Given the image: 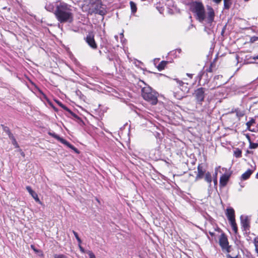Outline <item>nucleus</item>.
Returning <instances> with one entry per match:
<instances>
[{"instance_id":"obj_53","label":"nucleus","mask_w":258,"mask_h":258,"mask_svg":"<svg viewBox=\"0 0 258 258\" xmlns=\"http://www.w3.org/2000/svg\"><path fill=\"white\" fill-rule=\"evenodd\" d=\"M21 155H22V156H24V153L23 152H22V153H21Z\"/></svg>"},{"instance_id":"obj_39","label":"nucleus","mask_w":258,"mask_h":258,"mask_svg":"<svg viewBox=\"0 0 258 258\" xmlns=\"http://www.w3.org/2000/svg\"><path fill=\"white\" fill-rule=\"evenodd\" d=\"M237 257H238V256H237V255H236V256H234V257H233V256H231L230 254H226V257H227V258H238Z\"/></svg>"},{"instance_id":"obj_43","label":"nucleus","mask_w":258,"mask_h":258,"mask_svg":"<svg viewBox=\"0 0 258 258\" xmlns=\"http://www.w3.org/2000/svg\"><path fill=\"white\" fill-rule=\"evenodd\" d=\"M186 75L187 76H188V77L190 78H192V76H193V74H189V73H187L186 74Z\"/></svg>"},{"instance_id":"obj_16","label":"nucleus","mask_w":258,"mask_h":258,"mask_svg":"<svg viewBox=\"0 0 258 258\" xmlns=\"http://www.w3.org/2000/svg\"><path fill=\"white\" fill-rule=\"evenodd\" d=\"M254 123H255V119L253 118H251L249 121H248L246 125L247 126V128L251 131V132H255L254 128H251V126L253 125Z\"/></svg>"},{"instance_id":"obj_42","label":"nucleus","mask_w":258,"mask_h":258,"mask_svg":"<svg viewBox=\"0 0 258 258\" xmlns=\"http://www.w3.org/2000/svg\"><path fill=\"white\" fill-rule=\"evenodd\" d=\"M243 113L242 112H237V115L239 116H242L243 115Z\"/></svg>"},{"instance_id":"obj_5","label":"nucleus","mask_w":258,"mask_h":258,"mask_svg":"<svg viewBox=\"0 0 258 258\" xmlns=\"http://www.w3.org/2000/svg\"><path fill=\"white\" fill-rule=\"evenodd\" d=\"M219 243L223 252L229 253L231 251V246L229 244L227 236L224 233H222L221 234Z\"/></svg>"},{"instance_id":"obj_7","label":"nucleus","mask_w":258,"mask_h":258,"mask_svg":"<svg viewBox=\"0 0 258 258\" xmlns=\"http://www.w3.org/2000/svg\"><path fill=\"white\" fill-rule=\"evenodd\" d=\"M241 225L242 228L244 231H248L250 229V219L248 216H243L240 217Z\"/></svg>"},{"instance_id":"obj_35","label":"nucleus","mask_w":258,"mask_h":258,"mask_svg":"<svg viewBox=\"0 0 258 258\" xmlns=\"http://www.w3.org/2000/svg\"><path fill=\"white\" fill-rule=\"evenodd\" d=\"M87 253L89 255V258H95L94 254L91 251H88Z\"/></svg>"},{"instance_id":"obj_48","label":"nucleus","mask_w":258,"mask_h":258,"mask_svg":"<svg viewBox=\"0 0 258 258\" xmlns=\"http://www.w3.org/2000/svg\"><path fill=\"white\" fill-rule=\"evenodd\" d=\"M193 27V25L191 24L188 28V29L187 30H188L189 29H190L191 27Z\"/></svg>"},{"instance_id":"obj_46","label":"nucleus","mask_w":258,"mask_h":258,"mask_svg":"<svg viewBox=\"0 0 258 258\" xmlns=\"http://www.w3.org/2000/svg\"><path fill=\"white\" fill-rule=\"evenodd\" d=\"M202 72H200L198 75V76L200 77V78L201 79V77H202Z\"/></svg>"},{"instance_id":"obj_36","label":"nucleus","mask_w":258,"mask_h":258,"mask_svg":"<svg viewBox=\"0 0 258 258\" xmlns=\"http://www.w3.org/2000/svg\"><path fill=\"white\" fill-rule=\"evenodd\" d=\"M79 248L80 249V250L81 251V252H82L83 253H84L85 252V249H84V248L81 245V244H79Z\"/></svg>"},{"instance_id":"obj_2","label":"nucleus","mask_w":258,"mask_h":258,"mask_svg":"<svg viewBox=\"0 0 258 258\" xmlns=\"http://www.w3.org/2000/svg\"><path fill=\"white\" fill-rule=\"evenodd\" d=\"M54 14L60 23H72L74 21L72 7L65 3L56 5Z\"/></svg>"},{"instance_id":"obj_14","label":"nucleus","mask_w":258,"mask_h":258,"mask_svg":"<svg viewBox=\"0 0 258 258\" xmlns=\"http://www.w3.org/2000/svg\"><path fill=\"white\" fill-rule=\"evenodd\" d=\"M48 134L52 137L53 138H55V139L57 140L58 141H60L62 144H68V142H67L66 140L60 137L58 135L56 134L55 133L52 132H49Z\"/></svg>"},{"instance_id":"obj_4","label":"nucleus","mask_w":258,"mask_h":258,"mask_svg":"<svg viewBox=\"0 0 258 258\" xmlns=\"http://www.w3.org/2000/svg\"><path fill=\"white\" fill-rule=\"evenodd\" d=\"M90 11L92 13L97 14L101 16L105 15L106 13V11L102 7L101 3L98 0L93 1Z\"/></svg>"},{"instance_id":"obj_10","label":"nucleus","mask_w":258,"mask_h":258,"mask_svg":"<svg viewBox=\"0 0 258 258\" xmlns=\"http://www.w3.org/2000/svg\"><path fill=\"white\" fill-rule=\"evenodd\" d=\"M86 41L93 49L97 48V44L95 41L94 36H91V35H88L86 38Z\"/></svg>"},{"instance_id":"obj_11","label":"nucleus","mask_w":258,"mask_h":258,"mask_svg":"<svg viewBox=\"0 0 258 258\" xmlns=\"http://www.w3.org/2000/svg\"><path fill=\"white\" fill-rule=\"evenodd\" d=\"M230 175L228 174H223L222 175L220 178L219 185L221 187H224L226 186L227 184Z\"/></svg>"},{"instance_id":"obj_25","label":"nucleus","mask_w":258,"mask_h":258,"mask_svg":"<svg viewBox=\"0 0 258 258\" xmlns=\"http://www.w3.org/2000/svg\"><path fill=\"white\" fill-rule=\"evenodd\" d=\"M115 54L114 52H110V53H109L107 55V58L109 60V61H113L114 60V59L115 58Z\"/></svg>"},{"instance_id":"obj_6","label":"nucleus","mask_w":258,"mask_h":258,"mask_svg":"<svg viewBox=\"0 0 258 258\" xmlns=\"http://www.w3.org/2000/svg\"><path fill=\"white\" fill-rule=\"evenodd\" d=\"M207 90V89L205 88L200 87L195 91L193 95L195 98L197 104L200 105L202 104L206 96L205 92Z\"/></svg>"},{"instance_id":"obj_23","label":"nucleus","mask_w":258,"mask_h":258,"mask_svg":"<svg viewBox=\"0 0 258 258\" xmlns=\"http://www.w3.org/2000/svg\"><path fill=\"white\" fill-rule=\"evenodd\" d=\"M130 4L132 12L133 13H136L137 10L136 4L133 1H131L130 2Z\"/></svg>"},{"instance_id":"obj_22","label":"nucleus","mask_w":258,"mask_h":258,"mask_svg":"<svg viewBox=\"0 0 258 258\" xmlns=\"http://www.w3.org/2000/svg\"><path fill=\"white\" fill-rule=\"evenodd\" d=\"M9 138L12 140V143L13 145L15 146V148H19V145L17 143L16 139L15 138L13 134L10 135V136H9Z\"/></svg>"},{"instance_id":"obj_12","label":"nucleus","mask_w":258,"mask_h":258,"mask_svg":"<svg viewBox=\"0 0 258 258\" xmlns=\"http://www.w3.org/2000/svg\"><path fill=\"white\" fill-rule=\"evenodd\" d=\"M27 190L28 192L31 195V196L33 198V199L35 200V201L41 204V202L38 198V195L36 194V192H35L34 190H32L31 187L30 186H27L26 187Z\"/></svg>"},{"instance_id":"obj_49","label":"nucleus","mask_w":258,"mask_h":258,"mask_svg":"<svg viewBox=\"0 0 258 258\" xmlns=\"http://www.w3.org/2000/svg\"><path fill=\"white\" fill-rule=\"evenodd\" d=\"M99 53L100 54V55H102V51L99 50Z\"/></svg>"},{"instance_id":"obj_15","label":"nucleus","mask_w":258,"mask_h":258,"mask_svg":"<svg viewBox=\"0 0 258 258\" xmlns=\"http://www.w3.org/2000/svg\"><path fill=\"white\" fill-rule=\"evenodd\" d=\"M252 172L253 171L252 170L248 169L246 172L242 174L241 179L242 180L247 179L250 177Z\"/></svg>"},{"instance_id":"obj_38","label":"nucleus","mask_w":258,"mask_h":258,"mask_svg":"<svg viewBox=\"0 0 258 258\" xmlns=\"http://www.w3.org/2000/svg\"><path fill=\"white\" fill-rule=\"evenodd\" d=\"M207 72L211 73L212 72V64H211L210 67L206 70Z\"/></svg>"},{"instance_id":"obj_9","label":"nucleus","mask_w":258,"mask_h":258,"mask_svg":"<svg viewBox=\"0 0 258 258\" xmlns=\"http://www.w3.org/2000/svg\"><path fill=\"white\" fill-rule=\"evenodd\" d=\"M226 215L229 222L235 221V211L232 208H229L226 209Z\"/></svg>"},{"instance_id":"obj_24","label":"nucleus","mask_w":258,"mask_h":258,"mask_svg":"<svg viewBox=\"0 0 258 258\" xmlns=\"http://www.w3.org/2000/svg\"><path fill=\"white\" fill-rule=\"evenodd\" d=\"M241 154H242L241 151L238 148L236 149V150L234 151V155L236 158L241 157Z\"/></svg>"},{"instance_id":"obj_44","label":"nucleus","mask_w":258,"mask_h":258,"mask_svg":"<svg viewBox=\"0 0 258 258\" xmlns=\"http://www.w3.org/2000/svg\"><path fill=\"white\" fill-rule=\"evenodd\" d=\"M31 247L35 251H36V252L38 251V250L36 249H35V246L34 245H31Z\"/></svg>"},{"instance_id":"obj_33","label":"nucleus","mask_w":258,"mask_h":258,"mask_svg":"<svg viewBox=\"0 0 258 258\" xmlns=\"http://www.w3.org/2000/svg\"><path fill=\"white\" fill-rule=\"evenodd\" d=\"M64 144L67 145L68 147H69L72 149L74 150L76 152H78V150L74 146L70 144L69 142H68V144Z\"/></svg>"},{"instance_id":"obj_27","label":"nucleus","mask_w":258,"mask_h":258,"mask_svg":"<svg viewBox=\"0 0 258 258\" xmlns=\"http://www.w3.org/2000/svg\"><path fill=\"white\" fill-rule=\"evenodd\" d=\"M2 126L3 127V131L6 132L9 136H10V135H12V134L10 132V130L9 128L6 126H5L4 125L2 124Z\"/></svg>"},{"instance_id":"obj_45","label":"nucleus","mask_w":258,"mask_h":258,"mask_svg":"<svg viewBox=\"0 0 258 258\" xmlns=\"http://www.w3.org/2000/svg\"><path fill=\"white\" fill-rule=\"evenodd\" d=\"M213 1L217 4H218L221 1V0H213Z\"/></svg>"},{"instance_id":"obj_20","label":"nucleus","mask_w":258,"mask_h":258,"mask_svg":"<svg viewBox=\"0 0 258 258\" xmlns=\"http://www.w3.org/2000/svg\"><path fill=\"white\" fill-rule=\"evenodd\" d=\"M205 180L209 183V186H210L211 185L212 182V176L211 173L209 172L206 173Z\"/></svg>"},{"instance_id":"obj_47","label":"nucleus","mask_w":258,"mask_h":258,"mask_svg":"<svg viewBox=\"0 0 258 258\" xmlns=\"http://www.w3.org/2000/svg\"><path fill=\"white\" fill-rule=\"evenodd\" d=\"M209 234H210L211 236H214V232H209Z\"/></svg>"},{"instance_id":"obj_17","label":"nucleus","mask_w":258,"mask_h":258,"mask_svg":"<svg viewBox=\"0 0 258 258\" xmlns=\"http://www.w3.org/2000/svg\"><path fill=\"white\" fill-rule=\"evenodd\" d=\"M205 25L204 31L208 34L211 35L213 33V31L212 30V28L213 27V22L212 23V25L210 26L209 25L204 24Z\"/></svg>"},{"instance_id":"obj_55","label":"nucleus","mask_w":258,"mask_h":258,"mask_svg":"<svg viewBox=\"0 0 258 258\" xmlns=\"http://www.w3.org/2000/svg\"><path fill=\"white\" fill-rule=\"evenodd\" d=\"M177 50L178 51V52H180L181 49H178Z\"/></svg>"},{"instance_id":"obj_8","label":"nucleus","mask_w":258,"mask_h":258,"mask_svg":"<svg viewBox=\"0 0 258 258\" xmlns=\"http://www.w3.org/2000/svg\"><path fill=\"white\" fill-rule=\"evenodd\" d=\"M197 169L198 174L196 177V180L202 179L204 177V174H206V170L202 164L198 165Z\"/></svg>"},{"instance_id":"obj_31","label":"nucleus","mask_w":258,"mask_h":258,"mask_svg":"<svg viewBox=\"0 0 258 258\" xmlns=\"http://www.w3.org/2000/svg\"><path fill=\"white\" fill-rule=\"evenodd\" d=\"M54 258H67V256L66 255L62 254H55L54 255Z\"/></svg>"},{"instance_id":"obj_50","label":"nucleus","mask_w":258,"mask_h":258,"mask_svg":"<svg viewBox=\"0 0 258 258\" xmlns=\"http://www.w3.org/2000/svg\"><path fill=\"white\" fill-rule=\"evenodd\" d=\"M217 169H216V171H215V176H217Z\"/></svg>"},{"instance_id":"obj_29","label":"nucleus","mask_w":258,"mask_h":258,"mask_svg":"<svg viewBox=\"0 0 258 258\" xmlns=\"http://www.w3.org/2000/svg\"><path fill=\"white\" fill-rule=\"evenodd\" d=\"M73 233L74 236H75L76 239L77 240L78 243L79 244H81L82 243V240L80 239V238L79 237L78 233L74 230L73 231Z\"/></svg>"},{"instance_id":"obj_40","label":"nucleus","mask_w":258,"mask_h":258,"mask_svg":"<svg viewBox=\"0 0 258 258\" xmlns=\"http://www.w3.org/2000/svg\"><path fill=\"white\" fill-rule=\"evenodd\" d=\"M251 58L255 60L256 59H258V55H254L251 57Z\"/></svg>"},{"instance_id":"obj_26","label":"nucleus","mask_w":258,"mask_h":258,"mask_svg":"<svg viewBox=\"0 0 258 258\" xmlns=\"http://www.w3.org/2000/svg\"><path fill=\"white\" fill-rule=\"evenodd\" d=\"M231 5V1L224 0V7L225 9H229Z\"/></svg>"},{"instance_id":"obj_21","label":"nucleus","mask_w":258,"mask_h":258,"mask_svg":"<svg viewBox=\"0 0 258 258\" xmlns=\"http://www.w3.org/2000/svg\"><path fill=\"white\" fill-rule=\"evenodd\" d=\"M230 224L231 225L233 230L234 231L235 234H236L238 232V228L237 226V224L236 223L235 221L229 222Z\"/></svg>"},{"instance_id":"obj_28","label":"nucleus","mask_w":258,"mask_h":258,"mask_svg":"<svg viewBox=\"0 0 258 258\" xmlns=\"http://www.w3.org/2000/svg\"><path fill=\"white\" fill-rule=\"evenodd\" d=\"M253 243L255 245V251L258 254V236L254 238Z\"/></svg>"},{"instance_id":"obj_13","label":"nucleus","mask_w":258,"mask_h":258,"mask_svg":"<svg viewBox=\"0 0 258 258\" xmlns=\"http://www.w3.org/2000/svg\"><path fill=\"white\" fill-rule=\"evenodd\" d=\"M58 104L59 106H60L62 108H63L66 111H68L72 116L74 118L78 119L79 120H81L80 117H79L76 114L72 112L68 107H67L66 105L63 104L60 102H58Z\"/></svg>"},{"instance_id":"obj_37","label":"nucleus","mask_w":258,"mask_h":258,"mask_svg":"<svg viewBox=\"0 0 258 258\" xmlns=\"http://www.w3.org/2000/svg\"><path fill=\"white\" fill-rule=\"evenodd\" d=\"M258 39V37H252L251 38V39H250V41L251 42H254V41H255L256 40H257Z\"/></svg>"},{"instance_id":"obj_51","label":"nucleus","mask_w":258,"mask_h":258,"mask_svg":"<svg viewBox=\"0 0 258 258\" xmlns=\"http://www.w3.org/2000/svg\"><path fill=\"white\" fill-rule=\"evenodd\" d=\"M217 179H215L214 180V183H215V184H216V183H217Z\"/></svg>"},{"instance_id":"obj_32","label":"nucleus","mask_w":258,"mask_h":258,"mask_svg":"<svg viewBox=\"0 0 258 258\" xmlns=\"http://www.w3.org/2000/svg\"><path fill=\"white\" fill-rule=\"evenodd\" d=\"M64 144L67 145L68 147H69L72 149L74 150L76 152H78V150L74 146L70 144L69 142H68V144Z\"/></svg>"},{"instance_id":"obj_34","label":"nucleus","mask_w":258,"mask_h":258,"mask_svg":"<svg viewBox=\"0 0 258 258\" xmlns=\"http://www.w3.org/2000/svg\"><path fill=\"white\" fill-rule=\"evenodd\" d=\"M174 80L180 86H182L184 84V83L182 81H180L177 79H175Z\"/></svg>"},{"instance_id":"obj_41","label":"nucleus","mask_w":258,"mask_h":258,"mask_svg":"<svg viewBox=\"0 0 258 258\" xmlns=\"http://www.w3.org/2000/svg\"><path fill=\"white\" fill-rule=\"evenodd\" d=\"M220 77L221 78V77H222V76L221 75H217V76H215L214 79L215 80L219 79Z\"/></svg>"},{"instance_id":"obj_1","label":"nucleus","mask_w":258,"mask_h":258,"mask_svg":"<svg viewBox=\"0 0 258 258\" xmlns=\"http://www.w3.org/2000/svg\"><path fill=\"white\" fill-rule=\"evenodd\" d=\"M191 9L195 13L197 19L204 24L212 25L215 17V13L213 8L210 6L207 8L208 12H205L202 3L195 2L191 5Z\"/></svg>"},{"instance_id":"obj_19","label":"nucleus","mask_w":258,"mask_h":258,"mask_svg":"<svg viewBox=\"0 0 258 258\" xmlns=\"http://www.w3.org/2000/svg\"><path fill=\"white\" fill-rule=\"evenodd\" d=\"M45 9L49 12H54V6L53 4H51L50 3H46L45 6Z\"/></svg>"},{"instance_id":"obj_30","label":"nucleus","mask_w":258,"mask_h":258,"mask_svg":"<svg viewBox=\"0 0 258 258\" xmlns=\"http://www.w3.org/2000/svg\"><path fill=\"white\" fill-rule=\"evenodd\" d=\"M258 147V144L250 142L249 148L250 149H255Z\"/></svg>"},{"instance_id":"obj_18","label":"nucleus","mask_w":258,"mask_h":258,"mask_svg":"<svg viewBox=\"0 0 258 258\" xmlns=\"http://www.w3.org/2000/svg\"><path fill=\"white\" fill-rule=\"evenodd\" d=\"M167 63V61L163 60L160 62L157 68L159 71H161L165 69Z\"/></svg>"},{"instance_id":"obj_54","label":"nucleus","mask_w":258,"mask_h":258,"mask_svg":"<svg viewBox=\"0 0 258 258\" xmlns=\"http://www.w3.org/2000/svg\"><path fill=\"white\" fill-rule=\"evenodd\" d=\"M120 35H121V36H122L123 37V33H121L120 34Z\"/></svg>"},{"instance_id":"obj_3","label":"nucleus","mask_w":258,"mask_h":258,"mask_svg":"<svg viewBox=\"0 0 258 258\" xmlns=\"http://www.w3.org/2000/svg\"><path fill=\"white\" fill-rule=\"evenodd\" d=\"M143 98L152 105H155L158 102L157 93L150 87L146 86L142 89Z\"/></svg>"},{"instance_id":"obj_52","label":"nucleus","mask_w":258,"mask_h":258,"mask_svg":"<svg viewBox=\"0 0 258 258\" xmlns=\"http://www.w3.org/2000/svg\"><path fill=\"white\" fill-rule=\"evenodd\" d=\"M256 178H258V172L256 174Z\"/></svg>"}]
</instances>
